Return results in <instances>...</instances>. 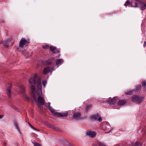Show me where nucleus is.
Instances as JSON below:
<instances>
[{
  "label": "nucleus",
  "mask_w": 146,
  "mask_h": 146,
  "mask_svg": "<svg viewBox=\"0 0 146 146\" xmlns=\"http://www.w3.org/2000/svg\"><path fill=\"white\" fill-rule=\"evenodd\" d=\"M63 62V61L62 59H57L56 60V66H58L62 64Z\"/></svg>",
  "instance_id": "obj_11"
},
{
  "label": "nucleus",
  "mask_w": 146,
  "mask_h": 146,
  "mask_svg": "<svg viewBox=\"0 0 146 146\" xmlns=\"http://www.w3.org/2000/svg\"><path fill=\"white\" fill-rule=\"evenodd\" d=\"M19 90L18 92L19 94H21L23 96L26 97V95L25 94V87L22 84H20L19 86Z\"/></svg>",
  "instance_id": "obj_3"
},
{
  "label": "nucleus",
  "mask_w": 146,
  "mask_h": 146,
  "mask_svg": "<svg viewBox=\"0 0 146 146\" xmlns=\"http://www.w3.org/2000/svg\"><path fill=\"white\" fill-rule=\"evenodd\" d=\"M73 117L76 119H79L80 116V113L78 112L75 113L73 115Z\"/></svg>",
  "instance_id": "obj_16"
},
{
  "label": "nucleus",
  "mask_w": 146,
  "mask_h": 146,
  "mask_svg": "<svg viewBox=\"0 0 146 146\" xmlns=\"http://www.w3.org/2000/svg\"><path fill=\"white\" fill-rule=\"evenodd\" d=\"M135 5L134 7L133 6H131V7H138L137 6V4L136 3H135Z\"/></svg>",
  "instance_id": "obj_32"
},
{
  "label": "nucleus",
  "mask_w": 146,
  "mask_h": 146,
  "mask_svg": "<svg viewBox=\"0 0 146 146\" xmlns=\"http://www.w3.org/2000/svg\"><path fill=\"white\" fill-rule=\"evenodd\" d=\"M144 43H145V44H146V42H144Z\"/></svg>",
  "instance_id": "obj_36"
},
{
  "label": "nucleus",
  "mask_w": 146,
  "mask_h": 146,
  "mask_svg": "<svg viewBox=\"0 0 146 146\" xmlns=\"http://www.w3.org/2000/svg\"><path fill=\"white\" fill-rule=\"evenodd\" d=\"M50 49L54 53H58L59 52V51L58 50L56 49V48L54 46H51L50 47Z\"/></svg>",
  "instance_id": "obj_10"
},
{
  "label": "nucleus",
  "mask_w": 146,
  "mask_h": 146,
  "mask_svg": "<svg viewBox=\"0 0 146 146\" xmlns=\"http://www.w3.org/2000/svg\"><path fill=\"white\" fill-rule=\"evenodd\" d=\"M133 93V91L132 90H129V91H126L125 92V93L127 95H130L132 94Z\"/></svg>",
  "instance_id": "obj_21"
},
{
  "label": "nucleus",
  "mask_w": 146,
  "mask_h": 146,
  "mask_svg": "<svg viewBox=\"0 0 146 146\" xmlns=\"http://www.w3.org/2000/svg\"><path fill=\"white\" fill-rule=\"evenodd\" d=\"M98 146H106L104 143L100 142H98Z\"/></svg>",
  "instance_id": "obj_23"
},
{
  "label": "nucleus",
  "mask_w": 146,
  "mask_h": 146,
  "mask_svg": "<svg viewBox=\"0 0 146 146\" xmlns=\"http://www.w3.org/2000/svg\"><path fill=\"white\" fill-rule=\"evenodd\" d=\"M29 126L33 129L35 130H38L36 129L34 127H33L30 123H29Z\"/></svg>",
  "instance_id": "obj_29"
},
{
  "label": "nucleus",
  "mask_w": 146,
  "mask_h": 146,
  "mask_svg": "<svg viewBox=\"0 0 146 146\" xmlns=\"http://www.w3.org/2000/svg\"><path fill=\"white\" fill-rule=\"evenodd\" d=\"M55 70V68L54 67H52V68H50V72H52V71Z\"/></svg>",
  "instance_id": "obj_31"
},
{
  "label": "nucleus",
  "mask_w": 146,
  "mask_h": 146,
  "mask_svg": "<svg viewBox=\"0 0 146 146\" xmlns=\"http://www.w3.org/2000/svg\"><path fill=\"white\" fill-rule=\"evenodd\" d=\"M126 102L124 100H121L119 102L118 104L119 106H123L126 103Z\"/></svg>",
  "instance_id": "obj_14"
},
{
  "label": "nucleus",
  "mask_w": 146,
  "mask_h": 146,
  "mask_svg": "<svg viewBox=\"0 0 146 146\" xmlns=\"http://www.w3.org/2000/svg\"><path fill=\"white\" fill-rule=\"evenodd\" d=\"M29 82L31 84V93L34 100L37 104L38 106L41 109V106L44 104L45 101L41 96L42 86L41 79L38 77L37 74H35L31 78Z\"/></svg>",
  "instance_id": "obj_1"
},
{
  "label": "nucleus",
  "mask_w": 146,
  "mask_h": 146,
  "mask_svg": "<svg viewBox=\"0 0 146 146\" xmlns=\"http://www.w3.org/2000/svg\"><path fill=\"white\" fill-rule=\"evenodd\" d=\"M6 86L7 88V96L9 98H11V88L12 87V86L10 83H9Z\"/></svg>",
  "instance_id": "obj_6"
},
{
  "label": "nucleus",
  "mask_w": 146,
  "mask_h": 146,
  "mask_svg": "<svg viewBox=\"0 0 146 146\" xmlns=\"http://www.w3.org/2000/svg\"><path fill=\"white\" fill-rule=\"evenodd\" d=\"M33 143L34 145L35 146H41L40 144L35 142H33Z\"/></svg>",
  "instance_id": "obj_25"
},
{
  "label": "nucleus",
  "mask_w": 146,
  "mask_h": 146,
  "mask_svg": "<svg viewBox=\"0 0 146 146\" xmlns=\"http://www.w3.org/2000/svg\"><path fill=\"white\" fill-rule=\"evenodd\" d=\"M141 5L140 6L141 9L142 10H144L145 9L146 7V4H144L142 2H140Z\"/></svg>",
  "instance_id": "obj_19"
},
{
  "label": "nucleus",
  "mask_w": 146,
  "mask_h": 146,
  "mask_svg": "<svg viewBox=\"0 0 146 146\" xmlns=\"http://www.w3.org/2000/svg\"><path fill=\"white\" fill-rule=\"evenodd\" d=\"M142 144L138 142L135 143H132L129 145V146H141Z\"/></svg>",
  "instance_id": "obj_15"
},
{
  "label": "nucleus",
  "mask_w": 146,
  "mask_h": 146,
  "mask_svg": "<svg viewBox=\"0 0 146 146\" xmlns=\"http://www.w3.org/2000/svg\"><path fill=\"white\" fill-rule=\"evenodd\" d=\"M142 85L143 86H146V82L145 81H144L143 82H142Z\"/></svg>",
  "instance_id": "obj_30"
},
{
  "label": "nucleus",
  "mask_w": 146,
  "mask_h": 146,
  "mask_svg": "<svg viewBox=\"0 0 146 146\" xmlns=\"http://www.w3.org/2000/svg\"><path fill=\"white\" fill-rule=\"evenodd\" d=\"M68 114V112L67 111H65L64 112H62L61 113H59L57 112L56 113V116L58 117V116H61V117H66L67 116Z\"/></svg>",
  "instance_id": "obj_7"
},
{
  "label": "nucleus",
  "mask_w": 146,
  "mask_h": 146,
  "mask_svg": "<svg viewBox=\"0 0 146 146\" xmlns=\"http://www.w3.org/2000/svg\"><path fill=\"white\" fill-rule=\"evenodd\" d=\"M29 42V41H27L25 38H22L19 42V46L20 47L23 48L26 43L28 44Z\"/></svg>",
  "instance_id": "obj_5"
},
{
  "label": "nucleus",
  "mask_w": 146,
  "mask_h": 146,
  "mask_svg": "<svg viewBox=\"0 0 146 146\" xmlns=\"http://www.w3.org/2000/svg\"><path fill=\"white\" fill-rule=\"evenodd\" d=\"M130 5V2L129 0H127L124 4V6H127Z\"/></svg>",
  "instance_id": "obj_22"
},
{
  "label": "nucleus",
  "mask_w": 146,
  "mask_h": 146,
  "mask_svg": "<svg viewBox=\"0 0 146 146\" xmlns=\"http://www.w3.org/2000/svg\"><path fill=\"white\" fill-rule=\"evenodd\" d=\"M132 99L133 102L138 103H140L143 102L144 98L137 96H134L132 97Z\"/></svg>",
  "instance_id": "obj_2"
},
{
  "label": "nucleus",
  "mask_w": 146,
  "mask_h": 146,
  "mask_svg": "<svg viewBox=\"0 0 146 146\" xmlns=\"http://www.w3.org/2000/svg\"><path fill=\"white\" fill-rule=\"evenodd\" d=\"M23 54H24L25 56L27 57H28L29 56V52L25 50L24 51Z\"/></svg>",
  "instance_id": "obj_20"
},
{
  "label": "nucleus",
  "mask_w": 146,
  "mask_h": 146,
  "mask_svg": "<svg viewBox=\"0 0 146 146\" xmlns=\"http://www.w3.org/2000/svg\"><path fill=\"white\" fill-rule=\"evenodd\" d=\"M11 41V40H7L5 41H2L1 42V44L4 45V46L5 47L8 48L9 47V45L7 44Z\"/></svg>",
  "instance_id": "obj_13"
},
{
  "label": "nucleus",
  "mask_w": 146,
  "mask_h": 146,
  "mask_svg": "<svg viewBox=\"0 0 146 146\" xmlns=\"http://www.w3.org/2000/svg\"><path fill=\"white\" fill-rule=\"evenodd\" d=\"M3 117V115H0V119L2 118Z\"/></svg>",
  "instance_id": "obj_34"
},
{
  "label": "nucleus",
  "mask_w": 146,
  "mask_h": 146,
  "mask_svg": "<svg viewBox=\"0 0 146 146\" xmlns=\"http://www.w3.org/2000/svg\"><path fill=\"white\" fill-rule=\"evenodd\" d=\"M96 134V133L94 131H88L86 132V135L92 138L95 137Z\"/></svg>",
  "instance_id": "obj_8"
},
{
  "label": "nucleus",
  "mask_w": 146,
  "mask_h": 146,
  "mask_svg": "<svg viewBox=\"0 0 146 146\" xmlns=\"http://www.w3.org/2000/svg\"><path fill=\"white\" fill-rule=\"evenodd\" d=\"M14 125L15 127L16 128L17 130L19 132L21 133V132L20 131V129L19 127L18 124L17 122L16 121H14Z\"/></svg>",
  "instance_id": "obj_18"
},
{
  "label": "nucleus",
  "mask_w": 146,
  "mask_h": 146,
  "mask_svg": "<svg viewBox=\"0 0 146 146\" xmlns=\"http://www.w3.org/2000/svg\"><path fill=\"white\" fill-rule=\"evenodd\" d=\"M42 48L45 49H47L49 48V46L47 44H46L42 46Z\"/></svg>",
  "instance_id": "obj_26"
},
{
  "label": "nucleus",
  "mask_w": 146,
  "mask_h": 146,
  "mask_svg": "<svg viewBox=\"0 0 146 146\" xmlns=\"http://www.w3.org/2000/svg\"><path fill=\"white\" fill-rule=\"evenodd\" d=\"M51 63V61L50 60H48L47 61H46V64L48 65L50 64Z\"/></svg>",
  "instance_id": "obj_28"
},
{
  "label": "nucleus",
  "mask_w": 146,
  "mask_h": 146,
  "mask_svg": "<svg viewBox=\"0 0 146 146\" xmlns=\"http://www.w3.org/2000/svg\"><path fill=\"white\" fill-rule=\"evenodd\" d=\"M50 102H48V108H49L50 107H51L50 106Z\"/></svg>",
  "instance_id": "obj_33"
},
{
  "label": "nucleus",
  "mask_w": 146,
  "mask_h": 146,
  "mask_svg": "<svg viewBox=\"0 0 146 146\" xmlns=\"http://www.w3.org/2000/svg\"><path fill=\"white\" fill-rule=\"evenodd\" d=\"M141 89V84L137 85L136 88V91H137Z\"/></svg>",
  "instance_id": "obj_24"
},
{
  "label": "nucleus",
  "mask_w": 146,
  "mask_h": 146,
  "mask_svg": "<svg viewBox=\"0 0 146 146\" xmlns=\"http://www.w3.org/2000/svg\"><path fill=\"white\" fill-rule=\"evenodd\" d=\"M46 83L47 82L46 80L42 82V83L44 87H45Z\"/></svg>",
  "instance_id": "obj_27"
},
{
  "label": "nucleus",
  "mask_w": 146,
  "mask_h": 146,
  "mask_svg": "<svg viewBox=\"0 0 146 146\" xmlns=\"http://www.w3.org/2000/svg\"><path fill=\"white\" fill-rule=\"evenodd\" d=\"M90 118L92 120L98 121L99 122H101L102 121V119L100 115L98 113L96 115L91 116Z\"/></svg>",
  "instance_id": "obj_4"
},
{
  "label": "nucleus",
  "mask_w": 146,
  "mask_h": 146,
  "mask_svg": "<svg viewBox=\"0 0 146 146\" xmlns=\"http://www.w3.org/2000/svg\"><path fill=\"white\" fill-rule=\"evenodd\" d=\"M48 109L51 113H53L54 115L56 116V113H57V112H56L55 110L51 107L48 108Z\"/></svg>",
  "instance_id": "obj_17"
},
{
  "label": "nucleus",
  "mask_w": 146,
  "mask_h": 146,
  "mask_svg": "<svg viewBox=\"0 0 146 146\" xmlns=\"http://www.w3.org/2000/svg\"><path fill=\"white\" fill-rule=\"evenodd\" d=\"M92 146H96L95 144H93Z\"/></svg>",
  "instance_id": "obj_35"
},
{
  "label": "nucleus",
  "mask_w": 146,
  "mask_h": 146,
  "mask_svg": "<svg viewBox=\"0 0 146 146\" xmlns=\"http://www.w3.org/2000/svg\"><path fill=\"white\" fill-rule=\"evenodd\" d=\"M50 68L48 67L45 68L43 70V73L45 74L48 72H50Z\"/></svg>",
  "instance_id": "obj_12"
},
{
  "label": "nucleus",
  "mask_w": 146,
  "mask_h": 146,
  "mask_svg": "<svg viewBox=\"0 0 146 146\" xmlns=\"http://www.w3.org/2000/svg\"><path fill=\"white\" fill-rule=\"evenodd\" d=\"M116 99L115 97H113V98H110L109 100L107 102L111 105L114 104L116 102Z\"/></svg>",
  "instance_id": "obj_9"
}]
</instances>
